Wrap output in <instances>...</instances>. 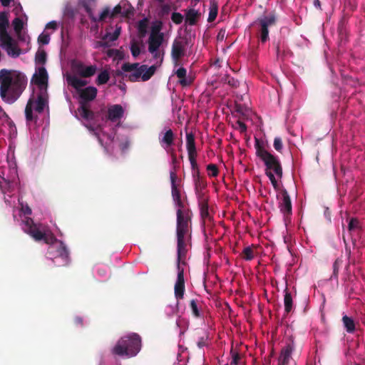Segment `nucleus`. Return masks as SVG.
Returning a JSON list of instances; mask_svg holds the SVG:
<instances>
[{
    "mask_svg": "<svg viewBox=\"0 0 365 365\" xmlns=\"http://www.w3.org/2000/svg\"><path fill=\"white\" fill-rule=\"evenodd\" d=\"M83 6L86 13L88 14L91 20L93 22H97V17L94 16L92 9L90 7V6L86 3H83Z\"/></svg>",
    "mask_w": 365,
    "mask_h": 365,
    "instance_id": "obj_50",
    "label": "nucleus"
},
{
    "mask_svg": "<svg viewBox=\"0 0 365 365\" xmlns=\"http://www.w3.org/2000/svg\"><path fill=\"white\" fill-rule=\"evenodd\" d=\"M157 68V66L153 65L148 68L146 66V69H145V71L142 74V81H148L155 73Z\"/></svg>",
    "mask_w": 365,
    "mask_h": 365,
    "instance_id": "obj_39",
    "label": "nucleus"
},
{
    "mask_svg": "<svg viewBox=\"0 0 365 365\" xmlns=\"http://www.w3.org/2000/svg\"><path fill=\"white\" fill-rule=\"evenodd\" d=\"M187 41L180 39H175L171 50V56L173 59L175 61V65H178L179 60L185 56V46Z\"/></svg>",
    "mask_w": 365,
    "mask_h": 365,
    "instance_id": "obj_12",
    "label": "nucleus"
},
{
    "mask_svg": "<svg viewBox=\"0 0 365 365\" xmlns=\"http://www.w3.org/2000/svg\"><path fill=\"white\" fill-rule=\"evenodd\" d=\"M282 200L279 202V208L285 217L290 216L292 213V205L291 198L288 192L284 189L281 192Z\"/></svg>",
    "mask_w": 365,
    "mask_h": 365,
    "instance_id": "obj_13",
    "label": "nucleus"
},
{
    "mask_svg": "<svg viewBox=\"0 0 365 365\" xmlns=\"http://www.w3.org/2000/svg\"><path fill=\"white\" fill-rule=\"evenodd\" d=\"M141 349V338L132 333L120 338L111 350L113 354L130 358L136 356Z\"/></svg>",
    "mask_w": 365,
    "mask_h": 365,
    "instance_id": "obj_5",
    "label": "nucleus"
},
{
    "mask_svg": "<svg viewBox=\"0 0 365 365\" xmlns=\"http://www.w3.org/2000/svg\"><path fill=\"white\" fill-rule=\"evenodd\" d=\"M34 99L30 98L25 108V115L27 122L33 121L36 118L33 115Z\"/></svg>",
    "mask_w": 365,
    "mask_h": 365,
    "instance_id": "obj_33",
    "label": "nucleus"
},
{
    "mask_svg": "<svg viewBox=\"0 0 365 365\" xmlns=\"http://www.w3.org/2000/svg\"><path fill=\"white\" fill-rule=\"evenodd\" d=\"M255 148L256 155L264 163L265 175L269 179L274 190L279 189L277 179H282L283 176V169L281 162L277 156L274 155L267 150L263 143L258 138H255Z\"/></svg>",
    "mask_w": 365,
    "mask_h": 365,
    "instance_id": "obj_3",
    "label": "nucleus"
},
{
    "mask_svg": "<svg viewBox=\"0 0 365 365\" xmlns=\"http://www.w3.org/2000/svg\"><path fill=\"white\" fill-rule=\"evenodd\" d=\"M78 111L83 119L91 120L94 118V113L90 109L88 104L86 102H80Z\"/></svg>",
    "mask_w": 365,
    "mask_h": 365,
    "instance_id": "obj_27",
    "label": "nucleus"
},
{
    "mask_svg": "<svg viewBox=\"0 0 365 365\" xmlns=\"http://www.w3.org/2000/svg\"><path fill=\"white\" fill-rule=\"evenodd\" d=\"M237 124L238 125V127H239L240 133H243L246 132V130H247V125H245V123H243L241 120H237Z\"/></svg>",
    "mask_w": 365,
    "mask_h": 365,
    "instance_id": "obj_60",
    "label": "nucleus"
},
{
    "mask_svg": "<svg viewBox=\"0 0 365 365\" xmlns=\"http://www.w3.org/2000/svg\"><path fill=\"white\" fill-rule=\"evenodd\" d=\"M24 225V231L31 235L36 241L43 240L46 244L51 243L47 252L49 258L53 259L60 257L63 259L64 264H67L69 252L63 242L57 241L53 237H48L44 232H41L31 217H25Z\"/></svg>",
    "mask_w": 365,
    "mask_h": 365,
    "instance_id": "obj_2",
    "label": "nucleus"
},
{
    "mask_svg": "<svg viewBox=\"0 0 365 365\" xmlns=\"http://www.w3.org/2000/svg\"><path fill=\"white\" fill-rule=\"evenodd\" d=\"M295 349V344L293 339H290L281 350L278 359V365H297L292 359V354Z\"/></svg>",
    "mask_w": 365,
    "mask_h": 365,
    "instance_id": "obj_7",
    "label": "nucleus"
},
{
    "mask_svg": "<svg viewBox=\"0 0 365 365\" xmlns=\"http://www.w3.org/2000/svg\"><path fill=\"white\" fill-rule=\"evenodd\" d=\"M76 72L82 78H90L94 76L97 71L96 65L86 66L83 63H78L76 65Z\"/></svg>",
    "mask_w": 365,
    "mask_h": 365,
    "instance_id": "obj_16",
    "label": "nucleus"
},
{
    "mask_svg": "<svg viewBox=\"0 0 365 365\" xmlns=\"http://www.w3.org/2000/svg\"><path fill=\"white\" fill-rule=\"evenodd\" d=\"M121 4L122 3H120L119 4L116 5L111 11V19L116 17L118 15H121L124 17H128L131 14L132 11L130 10V6L125 4L124 6H123Z\"/></svg>",
    "mask_w": 365,
    "mask_h": 365,
    "instance_id": "obj_23",
    "label": "nucleus"
},
{
    "mask_svg": "<svg viewBox=\"0 0 365 365\" xmlns=\"http://www.w3.org/2000/svg\"><path fill=\"white\" fill-rule=\"evenodd\" d=\"M97 93V88L93 86H88L79 90V97L81 100V102H86L88 103V102L93 101L96 98Z\"/></svg>",
    "mask_w": 365,
    "mask_h": 365,
    "instance_id": "obj_17",
    "label": "nucleus"
},
{
    "mask_svg": "<svg viewBox=\"0 0 365 365\" xmlns=\"http://www.w3.org/2000/svg\"><path fill=\"white\" fill-rule=\"evenodd\" d=\"M192 218H183L178 214L176 222L177 253L178 261L185 258L188 247L191 246Z\"/></svg>",
    "mask_w": 365,
    "mask_h": 365,
    "instance_id": "obj_4",
    "label": "nucleus"
},
{
    "mask_svg": "<svg viewBox=\"0 0 365 365\" xmlns=\"http://www.w3.org/2000/svg\"><path fill=\"white\" fill-rule=\"evenodd\" d=\"M277 16L274 11H271L267 14L259 17L255 22L257 26V36L259 41L264 43L269 39V28L276 25Z\"/></svg>",
    "mask_w": 365,
    "mask_h": 365,
    "instance_id": "obj_6",
    "label": "nucleus"
},
{
    "mask_svg": "<svg viewBox=\"0 0 365 365\" xmlns=\"http://www.w3.org/2000/svg\"><path fill=\"white\" fill-rule=\"evenodd\" d=\"M284 304L285 312L287 314L289 313L293 308V299L292 294L287 288L284 289Z\"/></svg>",
    "mask_w": 365,
    "mask_h": 365,
    "instance_id": "obj_31",
    "label": "nucleus"
},
{
    "mask_svg": "<svg viewBox=\"0 0 365 365\" xmlns=\"http://www.w3.org/2000/svg\"><path fill=\"white\" fill-rule=\"evenodd\" d=\"M231 354H232V361L230 363L231 365H239L240 364L241 361V355L237 352L233 351V349H231Z\"/></svg>",
    "mask_w": 365,
    "mask_h": 365,
    "instance_id": "obj_49",
    "label": "nucleus"
},
{
    "mask_svg": "<svg viewBox=\"0 0 365 365\" xmlns=\"http://www.w3.org/2000/svg\"><path fill=\"white\" fill-rule=\"evenodd\" d=\"M342 260L337 258L333 264V276L336 278L338 277L339 269Z\"/></svg>",
    "mask_w": 365,
    "mask_h": 365,
    "instance_id": "obj_53",
    "label": "nucleus"
},
{
    "mask_svg": "<svg viewBox=\"0 0 365 365\" xmlns=\"http://www.w3.org/2000/svg\"><path fill=\"white\" fill-rule=\"evenodd\" d=\"M273 145L277 151L281 153L283 148V143L281 138L276 137L274 140Z\"/></svg>",
    "mask_w": 365,
    "mask_h": 365,
    "instance_id": "obj_54",
    "label": "nucleus"
},
{
    "mask_svg": "<svg viewBox=\"0 0 365 365\" xmlns=\"http://www.w3.org/2000/svg\"><path fill=\"white\" fill-rule=\"evenodd\" d=\"M120 34V28H116L115 31L113 34L106 33L104 36L103 39H109L110 41H114L118 39Z\"/></svg>",
    "mask_w": 365,
    "mask_h": 365,
    "instance_id": "obj_46",
    "label": "nucleus"
},
{
    "mask_svg": "<svg viewBox=\"0 0 365 365\" xmlns=\"http://www.w3.org/2000/svg\"><path fill=\"white\" fill-rule=\"evenodd\" d=\"M123 115V109L120 105L115 104L111 106L108 109V119L115 122L120 119Z\"/></svg>",
    "mask_w": 365,
    "mask_h": 365,
    "instance_id": "obj_20",
    "label": "nucleus"
},
{
    "mask_svg": "<svg viewBox=\"0 0 365 365\" xmlns=\"http://www.w3.org/2000/svg\"><path fill=\"white\" fill-rule=\"evenodd\" d=\"M221 81L223 83L228 84L232 88H237L240 85L239 81L237 79H235L233 77L230 76V75H225L222 78Z\"/></svg>",
    "mask_w": 365,
    "mask_h": 365,
    "instance_id": "obj_41",
    "label": "nucleus"
},
{
    "mask_svg": "<svg viewBox=\"0 0 365 365\" xmlns=\"http://www.w3.org/2000/svg\"><path fill=\"white\" fill-rule=\"evenodd\" d=\"M175 205L178 207V210L176 212L177 219H178L179 212H180V216L183 218L188 217L192 218V212L189 209L185 208V205L182 200L177 201L175 202Z\"/></svg>",
    "mask_w": 365,
    "mask_h": 365,
    "instance_id": "obj_30",
    "label": "nucleus"
},
{
    "mask_svg": "<svg viewBox=\"0 0 365 365\" xmlns=\"http://www.w3.org/2000/svg\"><path fill=\"white\" fill-rule=\"evenodd\" d=\"M121 69L124 72H130L133 71L134 72L129 75L128 78L131 82H135L140 78H142V74L145 71V69H146V65L139 66L138 63H124L121 66Z\"/></svg>",
    "mask_w": 365,
    "mask_h": 365,
    "instance_id": "obj_10",
    "label": "nucleus"
},
{
    "mask_svg": "<svg viewBox=\"0 0 365 365\" xmlns=\"http://www.w3.org/2000/svg\"><path fill=\"white\" fill-rule=\"evenodd\" d=\"M175 74L179 78L178 83L182 87H187L192 84V80L190 77L187 76V70L185 68H179Z\"/></svg>",
    "mask_w": 365,
    "mask_h": 365,
    "instance_id": "obj_24",
    "label": "nucleus"
},
{
    "mask_svg": "<svg viewBox=\"0 0 365 365\" xmlns=\"http://www.w3.org/2000/svg\"><path fill=\"white\" fill-rule=\"evenodd\" d=\"M147 26H148V24H147L146 19L140 20L138 22V30L139 35H140V38H143L145 36V34L147 33Z\"/></svg>",
    "mask_w": 365,
    "mask_h": 365,
    "instance_id": "obj_42",
    "label": "nucleus"
},
{
    "mask_svg": "<svg viewBox=\"0 0 365 365\" xmlns=\"http://www.w3.org/2000/svg\"><path fill=\"white\" fill-rule=\"evenodd\" d=\"M359 228V221L356 218H351L348 225L349 231H353Z\"/></svg>",
    "mask_w": 365,
    "mask_h": 365,
    "instance_id": "obj_51",
    "label": "nucleus"
},
{
    "mask_svg": "<svg viewBox=\"0 0 365 365\" xmlns=\"http://www.w3.org/2000/svg\"><path fill=\"white\" fill-rule=\"evenodd\" d=\"M157 68V66L153 65L148 68L146 66V69H145V71L142 74V81H148L155 73Z\"/></svg>",
    "mask_w": 365,
    "mask_h": 365,
    "instance_id": "obj_38",
    "label": "nucleus"
},
{
    "mask_svg": "<svg viewBox=\"0 0 365 365\" xmlns=\"http://www.w3.org/2000/svg\"><path fill=\"white\" fill-rule=\"evenodd\" d=\"M170 178L171 182V194L174 202L181 200V194L180 190L178 188L176 180L178 176L175 171H170Z\"/></svg>",
    "mask_w": 365,
    "mask_h": 365,
    "instance_id": "obj_22",
    "label": "nucleus"
},
{
    "mask_svg": "<svg viewBox=\"0 0 365 365\" xmlns=\"http://www.w3.org/2000/svg\"><path fill=\"white\" fill-rule=\"evenodd\" d=\"M9 115L6 114V113L3 110V108L0 106V120H9Z\"/></svg>",
    "mask_w": 365,
    "mask_h": 365,
    "instance_id": "obj_62",
    "label": "nucleus"
},
{
    "mask_svg": "<svg viewBox=\"0 0 365 365\" xmlns=\"http://www.w3.org/2000/svg\"><path fill=\"white\" fill-rule=\"evenodd\" d=\"M0 46L6 51L9 56L13 58H16L21 54V49L17 42L11 35L0 38Z\"/></svg>",
    "mask_w": 365,
    "mask_h": 365,
    "instance_id": "obj_9",
    "label": "nucleus"
},
{
    "mask_svg": "<svg viewBox=\"0 0 365 365\" xmlns=\"http://www.w3.org/2000/svg\"><path fill=\"white\" fill-rule=\"evenodd\" d=\"M186 147L188 153V158L190 164L195 165L196 161L197 150L195 147V136L192 133H186Z\"/></svg>",
    "mask_w": 365,
    "mask_h": 365,
    "instance_id": "obj_15",
    "label": "nucleus"
},
{
    "mask_svg": "<svg viewBox=\"0 0 365 365\" xmlns=\"http://www.w3.org/2000/svg\"><path fill=\"white\" fill-rule=\"evenodd\" d=\"M67 81L68 83L76 90H79L87 84V81L76 76H68Z\"/></svg>",
    "mask_w": 365,
    "mask_h": 365,
    "instance_id": "obj_32",
    "label": "nucleus"
},
{
    "mask_svg": "<svg viewBox=\"0 0 365 365\" xmlns=\"http://www.w3.org/2000/svg\"><path fill=\"white\" fill-rule=\"evenodd\" d=\"M164 40V37L161 36H150L148 38V51L150 53H154L156 50L159 49Z\"/></svg>",
    "mask_w": 365,
    "mask_h": 365,
    "instance_id": "obj_26",
    "label": "nucleus"
},
{
    "mask_svg": "<svg viewBox=\"0 0 365 365\" xmlns=\"http://www.w3.org/2000/svg\"><path fill=\"white\" fill-rule=\"evenodd\" d=\"M144 47L142 40L138 41L133 38L130 41V52L134 58H137L141 53V48Z\"/></svg>",
    "mask_w": 365,
    "mask_h": 365,
    "instance_id": "obj_28",
    "label": "nucleus"
},
{
    "mask_svg": "<svg viewBox=\"0 0 365 365\" xmlns=\"http://www.w3.org/2000/svg\"><path fill=\"white\" fill-rule=\"evenodd\" d=\"M206 345V339L204 337H200L197 341V346L199 348H202Z\"/></svg>",
    "mask_w": 365,
    "mask_h": 365,
    "instance_id": "obj_63",
    "label": "nucleus"
},
{
    "mask_svg": "<svg viewBox=\"0 0 365 365\" xmlns=\"http://www.w3.org/2000/svg\"><path fill=\"white\" fill-rule=\"evenodd\" d=\"M241 256L244 259L247 261L252 260L255 257L253 250L250 247H245L242 250Z\"/></svg>",
    "mask_w": 365,
    "mask_h": 365,
    "instance_id": "obj_43",
    "label": "nucleus"
},
{
    "mask_svg": "<svg viewBox=\"0 0 365 365\" xmlns=\"http://www.w3.org/2000/svg\"><path fill=\"white\" fill-rule=\"evenodd\" d=\"M344 326L348 333H353L355 331L354 321L349 317L344 315L342 317Z\"/></svg>",
    "mask_w": 365,
    "mask_h": 365,
    "instance_id": "obj_34",
    "label": "nucleus"
},
{
    "mask_svg": "<svg viewBox=\"0 0 365 365\" xmlns=\"http://www.w3.org/2000/svg\"><path fill=\"white\" fill-rule=\"evenodd\" d=\"M200 16V13L194 9H190L187 10L185 14V21L190 25L193 26L195 25Z\"/></svg>",
    "mask_w": 365,
    "mask_h": 365,
    "instance_id": "obj_29",
    "label": "nucleus"
},
{
    "mask_svg": "<svg viewBox=\"0 0 365 365\" xmlns=\"http://www.w3.org/2000/svg\"><path fill=\"white\" fill-rule=\"evenodd\" d=\"M21 205V210L24 215H31L32 210L28 205H24L22 203Z\"/></svg>",
    "mask_w": 365,
    "mask_h": 365,
    "instance_id": "obj_59",
    "label": "nucleus"
},
{
    "mask_svg": "<svg viewBox=\"0 0 365 365\" xmlns=\"http://www.w3.org/2000/svg\"><path fill=\"white\" fill-rule=\"evenodd\" d=\"M110 13H111V11H110V8L105 7L103 9V11L101 13L99 17L97 18V22L103 21L108 16L110 18Z\"/></svg>",
    "mask_w": 365,
    "mask_h": 365,
    "instance_id": "obj_48",
    "label": "nucleus"
},
{
    "mask_svg": "<svg viewBox=\"0 0 365 365\" xmlns=\"http://www.w3.org/2000/svg\"><path fill=\"white\" fill-rule=\"evenodd\" d=\"M198 197V204L200 210V216L202 220H210L211 217L209 213V207L207 200L205 197H204L203 194H199Z\"/></svg>",
    "mask_w": 365,
    "mask_h": 365,
    "instance_id": "obj_21",
    "label": "nucleus"
},
{
    "mask_svg": "<svg viewBox=\"0 0 365 365\" xmlns=\"http://www.w3.org/2000/svg\"><path fill=\"white\" fill-rule=\"evenodd\" d=\"M207 170L209 172L208 175L211 177H217L219 174L217 166L215 164L207 165Z\"/></svg>",
    "mask_w": 365,
    "mask_h": 365,
    "instance_id": "obj_47",
    "label": "nucleus"
},
{
    "mask_svg": "<svg viewBox=\"0 0 365 365\" xmlns=\"http://www.w3.org/2000/svg\"><path fill=\"white\" fill-rule=\"evenodd\" d=\"M110 79V74L108 71H101L97 76L96 83L98 86L106 84Z\"/></svg>",
    "mask_w": 365,
    "mask_h": 365,
    "instance_id": "obj_37",
    "label": "nucleus"
},
{
    "mask_svg": "<svg viewBox=\"0 0 365 365\" xmlns=\"http://www.w3.org/2000/svg\"><path fill=\"white\" fill-rule=\"evenodd\" d=\"M9 185V182L6 180L4 178L0 176V190L2 192H5L6 190V187Z\"/></svg>",
    "mask_w": 365,
    "mask_h": 365,
    "instance_id": "obj_57",
    "label": "nucleus"
},
{
    "mask_svg": "<svg viewBox=\"0 0 365 365\" xmlns=\"http://www.w3.org/2000/svg\"><path fill=\"white\" fill-rule=\"evenodd\" d=\"M180 262L178 261V277L174 288L175 297L178 301L183 299L185 293L184 270L180 267Z\"/></svg>",
    "mask_w": 365,
    "mask_h": 365,
    "instance_id": "obj_11",
    "label": "nucleus"
},
{
    "mask_svg": "<svg viewBox=\"0 0 365 365\" xmlns=\"http://www.w3.org/2000/svg\"><path fill=\"white\" fill-rule=\"evenodd\" d=\"M12 24L16 34L20 38V35L24 27L23 20L19 17H16L13 20Z\"/></svg>",
    "mask_w": 365,
    "mask_h": 365,
    "instance_id": "obj_40",
    "label": "nucleus"
},
{
    "mask_svg": "<svg viewBox=\"0 0 365 365\" xmlns=\"http://www.w3.org/2000/svg\"><path fill=\"white\" fill-rule=\"evenodd\" d=\"M172 21L176 24H180L183 20V16L178 12H173L171 16Z\"/></svg>",
    "mask_w": 365,
    "mask_h": 365,
    "instance_id": "obj_52",
    "label": "nucleus"
},
{
    "mask_svg": "<svg viewBox=\"0 0 365 365\" xmlns=\"http://www.w3.org/2000/svg\"><path fill=\"white\" fill-rule=\"evenodd\" d=\"M197 303L198 301L197 299H192L190 302V307L192 310V313L193 316L196 318H199L201 317L200 310L198 309Z\"/></svg>",
    "mask_w": 365,
    "mask_h": 365,
    "instance_id": "obj_45",
    "label": "nucleus"
},
{
    "mask_svg": "<svg viewBox=\"0 0 365 365\" xmlns=\"http://www.w3.org/2000/svg\"><path fill=\"white\" fill-rule=\"evenodd\" d=\"M38 41L43 45H47L50 41V35L48 34L43 33L38 36Z\"/></svg>",
    "mask_w": 365,
    "mask_h": 365,
    "instance_id": "obj_55",
    "label": "nucleus"
},
{
    "mask_svg": "<svg viewBox=\"0 0 365 365\" xmlns=\"http://www.w3.org/2000/svg\"><path fill=\"white\" fill-rule=\"evenodd\" d=\"M36 63L45 64L46 62V53L44 50H38L35 56Z\"/></svg>",
    "mask_w": 365,
    "mask_h": 365,
    "instance_id": "obj_44",
    "label": "nucleus"
},
{
    "mask_svg": "<svg viewBox=\"0 0 365 365\" xmlns=\"http://www.w3.org/2000/svg\"><path fill=\"white\" fill-rule=\"evenodd\" d=\"M48 93L47 91H39L37 96L36 100H34V108L38 113H42L44 110L46 106L47 105Z\"/></svg>",
    "mask_w": 365,
    "mask_h": 365,
    "instance_id": "obj_18",
    "label": "nucleus"
},
{
    "mask_svg": "<svg viewBox=\"0 0 365 365\" xmlns=\"http://www.w3.org/2000/svg\"><path fill=\"white\" fill-rule=\"evenodd\" d=\"M153 55V57L155 59H160L159 66L162 63L163 61V52L161 53L159 49L156 50L154 53H150Z\"/></svg>",
    "mask_w": 365,
    "mask_h": 365,
    "instance_id": "obj_58",
    "label": "nucleus"
},
{
    "mask_svg": "<svg viewBox=\"0 0 365 365\" xmlns=\"http://www.w3.org/2000/svg\"><path fill=\"white\" fill-rule=\"evenodd\" d=\"M217 13H218L217 4L214 0H212L210 1V6L207 21L210 23L214 21L217 16Z\"/></svg>",
    "mask_w": 365,
    "mask_h": 365,
    "instance_id": "obj_35",
    "label": "nucleus"
},
{
    "mask_svg": "<svg viewBox=\"0 0 365 365\" xmlns=\"http://www.w3.org/2000/svg\"><path fill=\"white\" fill-rule=\"evenodd\" d=\"M170 7L168 5H163L161 9L163 14H168L170 12Z\"/></svg>",
    "mask_w": 365,
    "mask_h": 365,
    "instance_id": "obj_64",
    "label": "nucleus"
},
{
    "mask_svg": "<svg viewBox=\"0 0 365 365\" xmlns=\"http://www.w3.org/2000/svg\"><path fill=\"white\" fill-rule=\"evenodd\" d=\"M48 76L45 67H38L31 78V83L36 85L39 91H47Z\"/></svg>",
    "mask_w": 365,
    "mask_h": 365,
    "instance_id": "obj_8",
    "label": "nucleus"
},
{
    "mask_svg": "<svg viewBox=\"0 0 365 365\" xmlns=\"http://www.w3.org/2000/svg\"><path fill=\"white\" fill-rule=\"evenodd\" d=\"M9 27V14L7 11L0 12V38L10 35L7 29Z\"/></svg>",
    "mask_w": 365,
    "mask_h": 365,
    "instance_id": "obj_19",
    "label": "nucleus"
},
{
    "mask_svg": "<svg viewBox=\"0 0 365 365\" xmlns=\"http://www.w3.org/2000/svg\"><path fill=\"white\" fill-rule=\"evenodd\" d=\"M163 29V22L161 21H155L151 26V32L150 36L164 37V34L161 33L160 31Z\"/></svg>",
    "mask_w": 365,
    "mask_h": 365,
    "instance_id": "obj_36",
    "label": "nucleus"
},
{
    "mask_svg": "<svg viewBox=\"0 0 365 365\" xmlns=\"http://www.w3.org/2000/svg\"><path fill=\"white\" fill-rule=\"evenodd\" d=\"M108 46V43L106 41V39L102 38L101 41H97L94 43L93 48H106Z\"/></svg>",
    "mask_w": 365,
    "mask_h": 365,
    "instance_id": "obj_56",
    "label": "nucleus"
},
{
    "mask_svg": "<svg viewBox=\"0 0 365 365\" xmlns=\"http://www.w3.org/2000/svg\"><path fill=\"white\" fill-rule=\"evenodd\" d=\"M57 26L56 21H51L46 24V29L56 30L57 29Z\"/></svg>",
    "mask_w": 365,
    "mask_h": 365,
    "instance_id": "obj_61",
    "label": "nucleus"
},
{
    "mask_svg": "<svg viewBox=\"0 0 365 365\" xmlns=\"http://www.w3.org/2000/svg\"><path fill=\"white\" fill-rule=\"evenodd\" d=\"M175 135L171 129L167 130L163 135L162 138H159L160 143L164 148H168L173 145Z\"/></svg>",
    "mask_w": 365,
    "mask_h": 365,
    "instance_id": "obj_25",
    "label": "nucleus"
},
{
    "mask_svg": "<svg viewBox=\"0 0 365 365\" xmlns=\"http://www.w3.org/2000/svg\"><path fill=\"white\" fill-rule=\"evenodd\" d=\"M190 165L192 168V174L195 182V192L197 196H199V194H202V192H200V190L205 188L207 184L205 181L202 179V178L200 176V173L197 161H195V165L194 164Z\"/></svg>",
    "mask_w": 365,
    "mask_h": 365,
    "instance_id": "obj_14",
    "label": "nucleus"
},
{
    "mask_svg": "<svg viewBox=\"0 0 365 365\" xmlns=\"http://www.w3.org/2000/svg\"><path fill=\"white\" fill-rule=\"evenodd\" d=\"M26 75L16 70H0V97L8 104L16 102L26 88Z\"/></svg>",
    "mask_w": 365,
    "mask_h": 365,
    "instance_id": "obj_1",
    "label": "nucleus"
}]
</instances>
